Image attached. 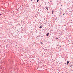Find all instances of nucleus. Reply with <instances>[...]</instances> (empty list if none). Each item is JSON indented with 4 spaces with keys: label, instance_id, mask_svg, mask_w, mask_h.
Instances as JSON below:
<instances>
[{
    "label": "nucleus",
    "instance_id": "nucleus-1",
    "mask_svg": "<svg viewBox=\"0 0 73 73\" xmlns=\"http://www.w3.org/2000/svg\"><path fill=\"white\" fill-rule=\"evenodd\" d=\"M69 61H67V65H69Z\"/></svg>",
    "mask_w": 73,
    "mask_h": 73
},
{
    "label": "nucleus",
    "instance_id": "nucleus-2",
    "mask_svg": "<svg viewBox=\"0 0 73 73\" xmlns=\"http://www.w3.org/2000/svg\"><path fill=\"white\" fill-rule=\"evenodd\" d=\"M49 33H48L47 34H46V36H49Z\"/></svg>",
    "mask_w": 73,
    "mask_h": 73
},
{
    "label": "nucleus",
    "instance_id": "nucleus-3",
    "mask_svg": "<svg viewBox=\"0 0 73 73\" xmlns=\"http://www.w3.org/2000/svg\"><path fill=\"white\" fill-rule=\"evenodd\" d=\"M46 8L47 9V10H49V9H48V8L46 7Z\"/></svg>",
    "mask_w": 73,
    "mask_h": 73
},
{
    "label": "nucleus",
    "instance_id": "nucleus-4",
    "mask_svg": "<svg viewBox=\"0 0 73 73\" xmlns=\"http://www.w3.org/2000/svg\"><path fill=\"white\" fill-rule=\"evenodd\" d=\"M53 10L52 11V13L53 14Z\"/></svg>",
    "mask_w": 73,
    "mask_h": 73
},
{
    "label": "nucleus",
    "instance_id": "nucleus-5",
    "mask_svg": "<svg viewBox=\"0 0 73 73\" xmlns=\"http://www.w3.org/2000/svg\"><path fill=\"white\" fill-rule=\"evenodd\" d=\"M42 28V27L40 26L39 27V28Z\"/></svg>",
    "mask_w": 73,
    "mask_h": 73
},
{
    "label": "nucleus",
    "instance_id": "nucleus-6",
    "mask_svg": "<svg viewBox=\"0 0 73 73\" xmlns=\"http://www.w3.org/2000/svg\"><path fill=\"white\" fill-rule=\"evenodd\" d=\"M39 1V0H37V2H38Z\"/></svg>",
    "mask_w": 73,
    "mask_h": 73
},
{
    "label": "nucleus",
    "instance_id": "nucleus-7",
    "mask_svg": "<svg viewBox=\"0 0 73 73\" xmlns=\"http://www.w3.org/2000/svg\"><path fill=\"white\" fill-rule=\"evenodd\" d=\"M0 15L1 16V14H0Z\"/></svg>",
    "mask_w": 73,
    "mask_h": 73
},
{
    "label": "nucleus",
    "instance_id": "nucleus-8",
    "mask_svg": "<svg viewBox=\"0 0 73 73\" xmlns=\"http://www.w3.org/2000/svg\"><path fill=\"white\" fill-rule=\"evenodd\" d=\"M42 42H41V44H42Z\"/></svg>",
    "mask_w": 73,
    "mask_h": 73
}]
</instances>
